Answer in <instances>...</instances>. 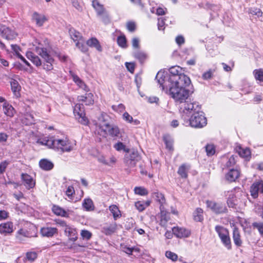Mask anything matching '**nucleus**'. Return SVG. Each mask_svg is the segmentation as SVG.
I'll use <instances>...</instances> for the list:
<instances>
[{"label":"nucleus","mask_w":263,"mask_h":263,"mask_svg":"<svg viewBox=\"0 0 263 263\" xmlns=\"http://www.w3.org/2000/svg\"><path fill=\"white\" fill-rule=\"evenodd\" d=\"M254 72L256 79L261 81L263 79V71L262 70H255Z\"/></svg>","instance_id":"52"},{"label":"nucleus","mask_w":263,"mask_h":263,"mask_svg":"<svg viewBox=\"0 0 263 263\" xmlns=\"http://www.w3.org/2000/svg\"><path fill=\"white\" fill-rule=\"evenodd\" d=\"M252 226L254 229H257L261 234H263V224L261 223L254 222Z\"/></svg>","instance_id":"54"},{"label":"nucleus","mask_w":263,"mask_h":263,"mask_svg":"<svg viewBox=\"0 0 263 263\" xmlns=\"http://www.w3.org/2000/svg\"><path fill=\"white\" fill-rule=\"evenodd\" d=\"M74 190L73 186H69L66 191V194L69 197H71L74 194Z\"/></svg>","instance_id":"58"},{"label":"nucleus","mask_w":263,"mask_h":263,"mask_svg":"<svg viewBox=\"0 0 263 263\" xmlns=\"http://www.w3.org/2000/svg\"><path fill=\"white\" fill-rule=\"evenodd\" d=\"M203 210L201 208H197L194 213L195 220L201 221L203 219L202 216Z\"/></svg>","instance_id":"42"},{"label":"nucleus","mask_w":263,"mask_h":263,"mask_svg":"<svg viewBox=\"0 0 263 263\" xmlns=\"http://www.w3.org/2000/svg\"><path fill=\"white\" fill-rule=\"evenodd\" d=\"M135 205L137 209L139 211H142L145 209L144 204V201H137L135 202Z\"/></svg>","instance_id":"55"},{"label":"nucleus","mask_w":263,"mask_h":263,"mask_svg":"<svg viewBox=\"0 0 263 263\" xmlns=\"http://www.w3.org/2000/svg\"><path fill=\"white\" fill-rule=\"evenodd\" d=\"M134 192L136 194L141 196L146 195L148 194V191L143 187H135L134 189Z\"/></svg>","instance_id":"45"},{"label":"nucleus","mask_w":263,"mask_h":263,"mask_svg":"<svg viewBox=\"0 0 263 263\" xmlns=\"http://www.w3.org/2000/svg\"><path fill=\"white\" fill-rule=\"evenodd\" d=\"M78 101L79 102H83L85 103V105H90L93 104V95L91 93H88L85 96H80L78 97Z\"/></svg>","instance_id":"23"},{"label":"nucleus","mask_w":263,"mask_h":263,"mask_svg":"<svg viewBox=\"0 0 263 263\" xmlns=\"http://www.w3.org/2000/svg\"><path fill=\"white\" fill-rule=\"evenodd\" d=\"M188 168H187L185 164H183L180 166L178 169V173L179 175L182 178H186L187 176V170Z\"/></svg>","instance_id":"43"},{"label":"nucleus","mask_w":263,"mask_h":263,"mask_svg":"<svg viewBox=\"0 0 263 263\" xmlns=\"http://www.w3.org/2000/svg\"><path fill=\"white\" fill-rule=\"evenodd\" d=\"M132 46L135 49H138L139 47V40L137 37H134L132 40Z\"/></svg>","instance_id":"62"},{"label":"nucleus","mask_w":263,"mask_h":263,"mask_svg":"<svg viewBox=\"0 0 263 263\" xmlns=\"http://www.w3.org/2000/svg\"><path fill=\"white\" fill-rule=\"evenodd\" d=\"M0 35L6 40H12L16 37L17 33L5 25L0 24Z\"/></svg>","instance_id":"13"},{"label":"nucleus","mask_w":263,"mask_h":263,"mask_svg":"<svg viewBox=\"0 0 263 263\" xmlns=\"http://www.w3.org/2000/svg\"><path fill=\"white\" fill-rule=\"evenodd\" d=\"M83 207L87 211L94 210L95 206L92 200L90 198L85 199L82 204Z\"/></svg>","instance_id":"33"},{"label":"nucleus","mask_w":263,"mask_h":263,"mask_svg":"<svg viewBox=\"0 0 263 263\" xmlns=\"http://www.w3.org/2000/svg\"><path fill=\"white\" fill-rule=\"evenodd\" d=\"M164 140L166 145V147L169 150L173 149V142L171 140H168L166 138H164Z\"/></svg>","instance_id":"60"},{"label":"nucleus","mask_w":263,"mask_h":263,"mask_svg":"<svg viewBox=\"0 0 263 263\" xmlns=\"http://www.w3.org/2000/svg\"><path fill=\"white\" fill-rule=\"evenodd\" d=\"M73 113L78 121L83 125H87L89 123L88 119L85 116L84 106L82 104H77L73 109Z\"/></svg>","instance_id":"9"},{"label":"nucleus","mask_w":263,"mask_h":263,"mask_svg":"<svg viewBox=\"0 0 263 263\" xmlns=\"http://www.w3.org/2000/svg\"><path fill=\"white\" fill-rule=\"evenodd\" d=\"M26 56L34 65L36 66H40L42 65V62L40 59L36 55L31 52H27Z\"/></svg>","instance_id":"28"},{"label":"nucleus","mask_w":263,"mask_h":263,"mask_svg":"<svg viewBox=\"0 0 263 263\" xmlns=\"http://www.w3.org/2000/svg\"><path fill=\"white\" fill-rule=\"evenodd\" d=\"M86 44L89 47L95 48L100 52L102 51V47L96 38L92 37L90 39L87 41Z\"/></svg>","instance_id":"29"},{"label":"nucleus","mask_w":263,"mask_h":263,"mask_svg":"<svg viewBox=\"0 0 263 263\" xmlns=\"http://www.w3.org/2000/svg\"><path fill=\"white\" fill-rule=\"evenodd\" d=\"M239 176V172L237 170L232 169L226 175L227 180L230 182L235 181Z\"/></svg>","instance_id":"25"},{"label":"nucleus","mask_w":263,"mask_h":263,"mask_svg":"<svg viewBox=\"0 0 263 263\" xmlns=\"http://www.w3.org/2000/svg\"><path fill=\"white\" fill-rule=\"evenodd\" d=\"M170 75L168 77H164L162 79V74L158 72L156 76V79L158 80V82L162 87L163 90L165 89V86L171 84L176 85L180 83L182 84L191 82V80L189 77L182 72V69L178 66H174L171 67L169 69Z\"/></svg>","instance_id":"1"},{"label":"nucleus","mask_w":263,"mask_h":263,"mask_svg":"<svg viewBox=\"0 0 263 263\" xmlns=\"http://www.w3.org/2000/svg\"><path fill=\"white\" fill-rule=\"evenodd\" d=\"M16 237L20 241H24L25 240L24 237H29V233L27 231L21 229L17 232Z\"/></svg>","instance_id":"40"},{"label":"nucleus","mask_w":263,"mask_h":263,"mask_svg":"<svg viewBox=\"0 0 263 263\" xmlns=\"http://www.w3.org/2000/svg\"><path fill=\"white\" fill-rule=\"evenodd\" d=\"M165 256L168 259L173 261H175L178 259V255L171 251H167L165 252Z\"/></svg>","instance_id":"48"},{"label":"nucleus","mask_w":263,"mask_h":263,"mask_svg":"<svg viewBox=\"0 0 263 263\" xmlns=\"http://www.w3.org/2000/svg\"><path fill=\"white\" fill-rule=\"evenodd\" d=\"M117 42L118 45L123 47H126V40L125 36H120L118 37Z\"/></svg>","instance_id":"51"},{"label":"nucleus","mask_w":263,"mask_h":263,"mask_svg":"<svg viewBox=\"0 0 263 263\" xmlns=\"http://www.w3.org/2000/svg\"><path fill=\"white\" fill-rule=\"evenodd\" d=\"M106 115H102L100 119V123L98 126L99 130L104 135H110L112 137H117L120 133L119 128L115 125H110L106 122Z\"/></svg>","instance_id":"4"},{"label":"nucleus","mask_w":263,"mask_h":263,"mask_svg":"<svg viewBox=\"0 0 263 263\" xmlns=\"http://www.w3.org/2000/svg\"><path fill=\"white\" fill-rule=\"evenodd\" d=\"M37 53L44 59L45 63H43V68L47 70H50L53 69L52 63L53 59L47 52L46 49L43 48H37Z\"/></svg>","instance_id":"8"},{"label":"nucleus","mask_w":263,"mask_h":263,"mask_svg":"<svg viewBox=\"0 0 263 263\" xmlns=\"http://www.w3.org/2000/svg\"><path fill=\"white\" fill-rule=\"evenodd\" d=\"M64 232L66 235H67L69 239L72 241H76L77 239V233L76 230L68 226L65 229H64Z\"/></svg>","instance_id":"19"},{"label":"nucleus","mask_w":263,"mask_h":263,"mask_svg":"<svg viewBox=\"0 0 263 263\" xmlns=\"http://www.w3.org/2000/svg\"><path fill=\"white\" fill-rule=\"evenodd\" d=\"M37 257V255L34 252H28L26 254L27 258L30 261H33Z\"/></svg>","instance_id":"57"},{"label":"nucleus","mask_w":263,"mask_h":263,"mask_svg":"<svg viewBox=\"0 0 263 263\" xmlns=\"http://www.w3.org/2000/svg\"><path fill=\"white\" fill-rule=\"evenodd\" d=\"M140 159V156L138 152L133 151L131 153L125 155L124 162L128 167L131 168L134 167Z\"/></svg>","instance_id":"10"},{"label":"nucleus","mask_w":263,"mask_h":263,"mask_svg":"<svg viewBox=\"0 0 263 263\" xmlns=\"http://www.w3.org/2000/svg\"><path fill=\"white\" fill-rule=\"evenodd\" d=\"M206 119L203 113L200 110L194 113L190 119L191 126L195 128L203 127L206 124Z\"/></svg>","instance_id":"5"},{"label":"nucleus","mask_w":263,"mask_h":263,"mask_svg":"<svg viewBox=\"0 0 263 263\" xmlns=\"http://www.w3.org/2000/svg\"><path fill=\"white\" fill-rule=\"evenodd\" d=\"M109 209L111 213L112 214L114 218L116 220L121 216L120 211L118 207L116 205H111L109 207Z\"/></svg>","instance_id":"38"},{"label":"nucleus","mask_w":263,"mask_h":263,"mask_svg":"<svg viewBox=\"0 0 263 263\" xmlns=\"http://www.w3.org/2000/svg\"><path fill=\"white\" fill-rule=\"evenodd\" d=\"M57 223L60 226L61 228H63V230H64V229H65L66 227H67L69 225L67 224L66 222L62 220H58L56 221Z\"/></svg>","instance_id":"63"},{"label":"nucleus","mask_w":263,"mask_h":263,"mask_svg":"<svg viewBox=\"0 0 263 263\" xmlns=\"http://www.w3.org/2000/svg\"><path fill=\"white\" fill-rule=\"evenodd\" d=\"M92 6L97 11L98 15L100 17L101 19L104 23H107L109 22L108 15L103 5H101L97 0L92 1Z\"/></svg>","instance_id":"11"},{"label":"nucleus","mask_w":263,"mask_h":263,"mask_svg":"<svg viewBox=\"0 0 263 263\" xmlns=\"http://www.w3.org/2000/svg\"><path fill=\"white\" fill-rule=\"evenodd\" d=\"M8 165V163L6 161L2 162L0 163V174L3 173Z\"/></svg>","instance_id":"64"},{"label":"nucleus","mask_w":263,"mask_h":263,"mask_svg":"<svg viewBox=\"0 0 263 263\" xmlns=\"http://www.w3.org/2000/svg\"><path fill=\"white\" fill-rule=\"evenodd\" d=\"M226 196H228L227 199V204L230 208H234L236 205V199L232 191L225 192Z\"/></svg>","instance_id":"22"},{"label":"nucleus","mask_w":263,"mask_h":263,"mask_svg":"<svg viewBox=\"0 0 263 263\" xmlns=\"http://www.w3.org/2000/svg\"><path fill=\"white\" fill-rule=\"evenodd\" d=\"M39 164L42 169L46 171L50 170L53 167V163L46 159L41 160Z\"/></svg>","instance_id":"35"},{"label":"nucleus","mask_w":263,"mask_h":263,"mask_svg":"<svg viewBox=\"0 0 263 263\" xmlns=\"http://www.w3.org/2000/svg\"><path fill=\"white\" fill-rule=\"evenodd\" d=\"M159 224L165 229L170 227V226L172 225V222L170 218V213L164 210L162 208H161L160 214L159 216Z\"/></svg>","instance_id":"14"},{"label":"nucleus","mask_w":263,"mask_h":263,"mask_svg":"<svg viewBox=\"0 0 263 263\" xmlns=\"http://www.w3.org/2000/svg\"><path fill=\"white\" fill-rule=\"evenodd\" d=\"M152 197L160 204V209L163 208V204L165 203V199L163 194L159 192H155L152 194Z\"/></svg>","instance_id":"24"},{"label":"nucleus","mask_w":263,"mask_h":263,"mask_svg":"<svg viewBox=\"0 0 263 263\" xmlns=\"http://www.w3.org/2000/svg\"><path fill=\"white\" fill-rule=\"evenodd\" d=\"M13 231V225L11 222L2 223L0 224V233L6 235Z\"/></svg>","instance_id":"17"},{"label":"nucleus","mask_w":263,"mask_h":263,"mask_svg":"<svg viewBox=\"0 0 263 263\" xmlns=\"http://www.w3.org/2000/svg\"><path fill=\"white\" fill-rule=\"evenodd\" d=\"M81 236L84 239L89 240L92 236V234L88 230H83L81 232Z\"/></svg>","instance_id":"49"},{"label":"nucleus","mask_w":263,"mask_h":263,"mask_svg":"<svg viewBox=\"0 0 263 263\" xmlns=\"http://www.w3.org/2000/svg\"><path fill=\"white\" fill-rule=\"evenodd\" d=\"M191 82L187 83H184L182 82V84L180 83L176 85L171 84L165 86L166 90L168 89L172 97L175 100V102L180 104L181 103L189 99L190 95L193 92H191L187 88Z\"/></svg>","instance_id":"3"},{"label":"nucleus","mask_w":263,"mask_h":263,"mask_svg":"<svg viewBox=\"0 0 263 263\" xmlns=\"http://www.w3.org/2000/svg\"><path fill=\"white\" fill-rule=\"evenodd\" d=\"M8 136L5 133H0V143H4L7 141Z\"/></svg>","instance_id":"59"},{"label":"nucleus","mask_w":263,"mask_h":263,"mask_svg":"<svg viewBox=\"0 0 263 263\" xmlns=\"http://www.w3.org/2000/svg\"><path fill=\"white\" fill-rule=\"evenodd\" d=\"M22 179L23 180L25 185L28 189L33 188L35 185V181L32 177L27 174H22Z\"/></svg>","instance_id":"20"},{"label":"nucleus","mask_w":263,"mask_h":263,"mask_svg":"<svg viewBox=\"0 0 263 263\" xmlns=\"http://www.w3.org/2000/svg\"><path fill=\"white\" fill-rule=\"evenodd\" d=\"M233 238L236 246L240 247L242 245V240L240 238V232L238 228L235 227L233 231Z\"/></svg>","instance_id":"26"},{"label":"nucleus","mask_w":263,"mask_h":263,"mask_svg":"<svg viewBox=\"0 0 263 263\" xmlns=\"http://www.w3.org/2000/svg\"><path fill=\"white\" fill-rule=\"evenodd\" d=\"M206 204L209 208L217 214L226 213L227 211L226 206L222 203L207 200Z\"/></svg>","instance_id":"12"},{"label":"nucleus","mask_w":263,"mask_h":263,"mask_svg":"<svg viewBox=\"0 0 263 263\" xmlns=\"http://www.w3.org/2000/svg\"><path fill=\"white\" fill-rule=\"evenodd\" d=\"M69 33L71 38L76 43L83 39L81 33L73 28H70Z\"/></svg>","instance_id":"30"},{"label":"nucleus","mask_w":263,"mask_h":263,"mask_svg":"<svg viewBox=\"0 0 263 263\" xmlns=\"http://www.w3.org/2000/svg\"><path fill=\"white\" fill-rule=\"evenodd\" d=\"M52 212L57 215L62 217H68V214L67 212L61 207L58 205H53L52 208Z\"/></svg>","instance_id":"34"},{"label":"nucleus","mask_w":263,"mask_h":263,"mask_svg":"<svg viewBox=\"0 0 263 263\" xmlns=\"http://www.w3.org/2000/svg\"><path fill=\"white\" fill-rule=\"evenodd\" d=\"M205 149L208 156H212L215 154V147L213 144H208L205 147Z\"/></svg>","instance_id":"50"},{"label":"nucleus","mask_w":263,"mask_h":263,"mask_svg":"<svg viewBox=\"0 0 263 263\" xmlns=\"http://www.w3.org/2000/svg\"><path fill=\"white\" fill-rule=\"evenodd\" d=\"M126 28L130 32H134L136 30V24L134 22H128L126 23Z\"/></svg>","instance_id":"53"},{"label":"nucleus","mask_w":263,"mask_h":263,"mask_svg":"<svg viewBox=\"0 0 263 263\" xmlns=\"http://www.w3.org/2000/svg\"><path fill=\"white\" fill-rule=\"evenodd\" d=\"M215 230L218 233L223 244L228 249H230L231 248V243L228 230L224 227L220 226H216Z\"/></svg>","instance_id":"7"},{"label":"nucleus","mask_w":263,"mask_h":263,"mask_svg":"<svg viewBox=\"0 0 263 263\" xmlns=\"http://www.w3.org/2000/svg\"><path fill=\"white\" fill-rule=\"evenodd\" d=\"M37 142L42 145L47 146L49 148H53L58 152L62 153L70 152L73 150L76 144L71 142L67 138H53L39 140Z\"/></svg>","instance_id":"2"},{"label":"nucleus","mask_w":263,"mask_h":263,"mask_svg":"<svg viewBox=\"0 0 263 263\" xmlns=\"http://www.w3.org/2000/svg\"><path fill=\"white\" fill-rule=\"evenodd\" d=\"M41 233L43 236L50 237L57 234L58 230L55 228L45 227L41 229Z\"/></svg>","instance_id":"21"},{"label":"nucleus","mask_w":263,"mask_h":263,"mask_svg":"<svg viewBox=\"0 0 263 263\" xmlns=\"http://www.w3.org/2000/svg\"><path fill=\"white\" fill-rule=\"evenodd\" d=\"M200 107L196 103L191 102V99H189L179 104V110L181 112L184 114H190L192 112L194 113L199 111Z\"/></svg>","instance_id":"6"},{"label":"nucleus","mask_w":263,"mask_h":263,"mask_svg":"<svg viewBox=\"0 0 263 263\" xmlns=\"http://www.w3.org/2000/svg\"><path fill=\"white\" fill-rule=\"evenodd\" d=\"M72 79L73 81L77 84V85L81 88L83 89L84 90L87 91L88 90V88L86 84L83 82L77 76L72 74Z\"/></svg>","instance_id":"37"},{"label":"nucleus","mask_w":263,"mask_h":263,"mask_svg":"<svg viewBox=\"0 0 263 263\" xmlns=\"http://www.w3.org/2000/svg\"><path fill=\"white\" fill-rule=\"evenodd\" d=\"M32 20L35 23L37 26L41 27L47 21L45 16L37 12H34L32 16Z\"/></svg>","instance_id":"18"},{"label":"nucleus","mask_w":263,"mask_h":263,"mask_svg":"<svg viewBox=\"0 0 263 263\" xmlns=\"http://www.w3.org/2000/svg\"><path fill=\"white\" fill-rule=\"evenodd\" d=\"M76 46L80 49L82 52H85L87 51L88 48L85 44V41L84 39H82L77 42L76 44Z\"/></svg>","instance_id":"44"},{"label":"nucleus","mask_w":263,"mask_h":263,"mask_svg":"<svg viewBox=\"0 0 263 263\" xmlns=\"http://www.w3.org/2000/svg\"><path fill=\"white\" fill-rule=\"evenodd\" d=\"M10 84L11 86V89L13 93H14L15 96L16 97H18L20 96V93L19 91L21 89V86L19 85L17 81L15 80H12L10 82Z\"/></svg>","instance_id":"36"},{"label":"nucleus","mask_w":263,"mask_h":263,"mask_svg":"<svg viewBox=\"0 0 263 263\" xmlns=\"http://www.w3.org/2000/svg\"><path fill=\"white\" fill-rule=\"evenodd\" d=\"M123 119L128 123H133L135 125L139 124L140 122L138 120H134L128 112H125L123 115Z\"/></svg>","instance_id":"39"},{"label":"nucleus","mask_w":263,"mask_h":263,"mask_svg":"<svg viewBox=\"0 0 263 263\" xmlns=\"http://www.w3.org/2000/svg\"><path fill=\"white\" fill-rule=\"evenodd\" d=\"M172 229L174 235L177 238L187 237L190 235V231L183 228L176 227Z\"/></svg>","instance_id":"15"},{"label":"nucleus","mask_w":263,"mask_h":263,"mask_svg":"<svg viewBox=\"0 0 263 263\" xmlns=\"http://www.w3.org/2000/svg\"><path fill=\"white\" fill-rule=\"evenodd\" d=\"M164 21L163 18H160L158 19V28L160 30H163L164 29Z\"/></svg>","instance_id":"61"},{"label":"nucleus","mask_w":263,"mask_h":263,"mask_svg":"<svg viewBox=\"0 0 263 263\" xmlns=\"http://www.w3.org/2000/svg\"><path fill=\"white\" fill-rule=\"evenodd\" d=\"M214 72V69H209L208 71L203 73L202 76V79L205 80H208L211 79Z\"/></svg>","instance_id":"47"},{"label":"nucleus","mask_w":263,"mask_h":263,"mask_svg":"<svg viewBox=\"0 0 263 263\" xmlns=\"http://www.w3.org/2000/svg\"><path fill=\"white\" fill-rule=\"evenodd\" d=\"M237 151L239 156L241 157L248 159L251 156V152L248 148H242L239 146L237 148Z\"/></svg>","instance_id":"31"},{"label":"nucleus","mask_w":263,"mask_h":263,"mask_svg":"<svg viewBox=\"0 0 263 263\" xmlns=\"http://www.w3.org/2000/svg\"><path fill=\"white\" fill-rule=\"evenodd\" d=\"M112 108L116 111L122 112L125 109V106L122 104H120L118 105H112Z\"/></svg>","instance_id":"56"},{"label":"nucleus","mask_w":263,"mask_h":263,"mask_svg":"<svg viewBox=\"0 0 263 263\" xmlns=\"http://www.w3.org/2000/svg\"><path fill=\"white\" fill-rule=\"evenodd\" d=\"M259 191L260 193H263V182L262 181L254 182L251 186V194L254 198L258 196Z\"/></svg>","instance_id":"16"},{"label":"nucleus","mask_w":263,"mask_h":263,"mask_svg":"<svg viewBox=\"0 0 263 263\" xmlns=\"http://www.w3.org/2000/svg\"><path fill=\"white\" fill-rule=\"evenodd\" d=\"M3 111L6 115L10 117H12L15 112L12 105L6 102L3 104Z\"/></svg>","instance_id":"27"},{"label":"nucleus","mask_w":263,"mask_h":263,"mask_svg":"<svg viewBox=\"0 0 263 263\" xmlns=\"http://www.w3.org/2000/svg\"><path fill=\"white\" fill-rule=\"evenodd\" d=\"M117 226L116 223L111 224L108 226L104 227L102 228V232L106 235H110L114 233L117 230Z\"/></svg>","instance_id":"32"},{"label":"nucleus","mask_w":263,"mask_h":263,"mask_svg":"<svg viewBox=\"0 0 263 263\" xmlns=\"http://www.w3.org/2000/svg\"><path fill=\"white\" fill-rule=\"evenodd\" d=\"M135 58L139 60L140 62H143L147 58L145 53L142 51H136L134 53Z\"/></svg>","instance_id":"41"},{"label":"nucleus","mask_w":263,"mask_h":263,"mask_svg":"<svg viewBox=\"0 0 263 263\" xmlns=\"http://www.w3.org/2000/svg\"><path fill=\"white\" fill-rule=\"evenodd\" d=\"M114 147L117 151H120L123 150V151H125L126 152H129V149L126 148L125 145L124 144H123V143L121 142H119L116 143L114 145Z\"/></svg>","instance_id":"46"}]
</instances>
